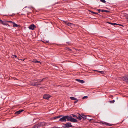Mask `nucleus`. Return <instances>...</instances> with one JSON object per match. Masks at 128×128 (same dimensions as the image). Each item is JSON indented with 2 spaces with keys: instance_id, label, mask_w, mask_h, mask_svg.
Wrapping results in <instances>:
<instances>
[{
  "instance_id": "7c9ffc66",
  "label": "nucleus",
  "mask_w": 128,
  "mask_h": 128,
  "mask_svg": "<svg viewBox=\"0 0 128 128\" xmlns=\"http://www.w3.org/2000/svg\"><path fill=\"white\" fill-rule=\"evenodd\" d=\"M42 42L44 43L45 44H46V43H48V41H42Z\"/></svg>"
},
{
  "instance_id": "9d476101",
  "label": "nucleus",
  "mask_w": 128,
  "mask_h": 128,
  "mask_svg": "<svg viewBox=\"0 0 128 128\" xmlns=\"http://www.w3.org/2000/svg\"><path fill=\"white\" fill-rule=\"evenodd\" d=\"M76 80L82 84L84 83L85 82L84 81V80H80L78 79H76Z\"/></svg>"
},
{
  "instance_id": "b1692460",
  "label": "nucleus",
  "mask_w": 128,
  "mask_h": 128,
  "mask_svg": "<svg viewBox=\"0 0 128 128\" xmlns=\"http://www.w3.org/2000/svg\"><path fill=\"white\" fill-rule=\"evenodd\" d=\"M6 22H7L6 21V20L5 21H4V22L2 21V22L1 24H3L4 25V24H6Z\"/></svg>"
},
{
  "instance_id": "f8f14e48",
  "label": "nucleus",
  "mask_w": 128,
  "mask_h": 128,
  "mask_svg": "<svg viewBox=\"0 0 128 128\" xmlns=\"http://www.w3.org/2000/svg\"><path fill=\"white\" fill-rule=\"evenodd\" d=\"M44 122H40L38 124L39 127L40 126H43L44 124Z\"/></svg>"
},
{
  "instance_id": "8fccbe9b",
  "label": "nucleus",
  "mask_w": 128,
  "mask_h": 128,
  "mask_svg": "<svg viewBox=\"0 0 128 128\" xmlns=\"http://www.w3.org/2000/svg\"><path fill=\"white\" fill-rule=\"evenodd\" d=\"M10 16H12V15H10Z\"/></svg>"
},
{
  "instance_id": "6e6552de",
  "label": "nucleus",
  "mask_w": 128,
  "mask_h": 128,
  "mask_svg": "<svg viewBox=\"0 0 128 128\" xmlns=\"http://www.w3.org/2000/svg\"><path fill=\"white\" fill-rule=\"evenodd\" d=\"M100 123H102L104 124H105L106 126H112V124H109L105 122H100Z\"/></svg>"
},
{
  "instance_id": "aec40b11",
  "label": "nucleus",
  "mask_w": 128,
  "mask_h": 128,
  "mask_svg": "<svg viewBox=\"0 0 128 128\" xmlns=\"http://www.w3.org/2000/svg\"><path fill=\"white\" fill-rule=\"evenodd\" d=\"M65 49L67 50L68 51H72V50L70 49L68 47H66L65 48Z\"/></svg>"
},
{
  "instance_id": "c03bdc74",
  "label": "nucleus",
  "mask_w": 128,
  "mask_h": 128,
  "mask_svg": "<svg viewBox=\"0 0 128 128\" xmlns=\"http://www.w3.org/2000/svg\"><path fill=\"white\" fill-rule=\"evenodd\" d=\"M2 22V20L0 19V23L1 24V22Z\"/></svg>"
},
{
  "instance_id": "0eeeda50",
  "label": "nucleus",
  "mask_w": 128,
  "mask_h": 128,
  "mask_svg": "<svg viewBox=\"0 0 128 128\" xmlns=\"http://www.w3.org/2000/svg\"><path fill=\"white\" fill-rule=\"evenodd\" d=\"M28 28L30 29L33 30L34 29V28H36V26L32 24L30 25Z\"/></svg>"
},
{
  "instance_id": "a18cd8bd",
  "label": "nucleus",
  "mask_w": 128,
  "mask_h": 128,
  "mask_svg": "<svg viewBox=\"0 0 128 128\" xmlns=\"http://www.w3.org/2000/svg\"><path fill=\"white\" fill-rule=\"evenodd\" d=\"M59 3V2H57L56 3H55L54 4V5H55V4H58Z\"/></svg>"
},
{
  "instance_id": "393cba45",
  "label": "nucleus",
  "mask_w": 128,
  "mask_h": 128,
  "mask_svg": "<svg viewBox=\"0 0 128 128\" xmlns=\"http://www.w3.org/2000/svg\"><path fill=\"white\" fill-rule=\"evenodd\" d=\"M82 116H85V117H88V116H89V115H84V114H82Z\"/></svg>"
},
{
  "instance_id": "c9c22d12",
  "label": "nucleus",
  "mask_w": 128,
  "mask_h": 128,
  "mask_svg": "<svg viewBox=\"0 0 128 128\" xmlns=\"http://www.w3.org/2000/svg\"><path fill=\"white\" fill-rule=\"evenodd\" d=\"M78 101V100H75L74 102V103H76Z\"/></svg>"
},
{
  "instance_id": "bb28decb",
  "label": "nucleus",
  "mask_w": 128,
  "mask_h": 128,
  "mask_svg": "<svg viewBox=\"0 0 128 128\" xmlns=\"http://www.w3.org/2000/svg\"><path fill=\"white\" fill-rule=\"evenodd\" d=\"M43 81V80H42L40 79H38V82H40Z\"/></svg>"
},
{
  "instance_id": "4be33fe9",
  "label": "nucleus",
  "mask_w": 128,
  "mask_h": 128,
  "mask_svg": "<svg viewBox=\"0 0 128 128\" xmlns=\"http://www.w3.org/2000/svg\"><path fill=\"white\" fill-rule=\"evenodd\" d=\"M37 61L36 59H33L32 60V61L34 62L35 63H36V61Z\"/></svg>"
},
{
  "instance_id": "c756f323",
  "label": "nucleus",
  "mask_w": 128,
  "mask_h": 128,
  "mask_svg": "<svg viewBox=\"0 0 128 128\" xmlns=\"http://www.w3.org/2000/svg\"><path fill=\"white\" fill-rule=\"evenodd\" d=\"M100 1L102 2L105 3L106 2V1L105 0H100Z\"/></svg>"
},
{
  "instance_id": "ddd939ff",
  "label": "nucleus",
  "mask_w": 128,
  "mask_h": 128,
  "mask_svg": "<svg viewBox=\"0 0 128 128\" xmlns=\"http://www.w3.org/2000/svg\"><path fill=\"white\" fill-rule=\"evenodd\" d=\"M78 114V116L76 117V118L78 119L79 120H81L82 119V116L80 114Z\"/></svg>"
},
{
  "instance_id": "e433bc0d",
  "label": "nucleus",
  "mask_w": 128,
  "mask_h": 128,
  "mask_svg": "<svg viewBox=\"0 0 128 128\" xmlns=\"http://www.w3.org/2000/svg\"><path fill=\"white\" fill-rule=\"evenodd\" d=\"M99 16H100L102 17H103V16H102V15H101V14H98Z\"/></svg>"
},
{
  "instance_id": "dca6fc26",
  "label": "nucleus",
  "mask_w": 128,
  "mask_h": 128,
  "mask_svg": "<svg viewBox=\"0 0 128 128\" xmlns=\"http://www.w3.org/2000/svg\"><path fill=\"white\" fill-rule=\"evenodd\" d=\"M107 23H108L109 24H111V25H118V24H116V23H112V22H107Z\"/></svg>"
},
{
  "instance_id": "412c9836",
  "label": "nucleus",
  "mask_w": 128,
  "mask_h": 128,
  "mask_svg": "<svg viewBox=\"0 0 128 128\" xmlns=\"http://www.w3.org/2000/svg\"><path fill=\"white\" fill-rule=\"evenodd\" d=\"M89 11L90 12H91L93 14H98L97 12H94L92 11H91L90 10H89Z\"/></svg>"
},
{
  "instance_id": "f3484780",
  "label": "nucleus",
  "mask_w": 128,
  "mask_h": 128,
  "mask_svg": "<svg viewBox=\"0 0 128 128\" xmlns=\"http://www.w3.org/2000/svg\"><path fill=\"white\" fill-rule=\"evenodd\" d=\"M101 12H110V11L109 10H101Z\"/></svg>"
},
{
  "instance_id": "49530a36",
  "label": "nucleus",
  "mask_w": 128,
  "mask_h": 128,
  "mask_svg": "<svg viewBox=\"0 0 128 128\" xmlns=\"http://www.w3.org/2000/svg\"><path fill=\"white\" fill-rule=\"evenodd\" d=\"M66 43H67L68 44H70V43L68 42H66Z\"/></svg>"
},
{
  "instance_id": "37998d69",
  "label": "nucleus",
  "mask_w": 128,
  "mask_h": 128,
  "mask_svg": "<svg viewBox=\"0 0 128 128\" xmlns=\"http://www.w3.org/2000/svg\"><path fill=\"white\" fill-rule=\"evenodd\" d=\"M127 21L128 22V16L126 18Z\"/></svg>"
},
{
  "instance_id": "cd10ccee",
  "label": "nucleus",
  "mask_w": 128,
  "mask_h": 128,
  "mask_svg": "<svg viewBox=\"0 0 128 128\" xmlns=\"http://www.w3.org/2000/svg\"><path fill=\"white\" fill-rule=\"evenodd\" d=\"M114 102H115V101L114 100H110L109 101V102H110V103H111L112 102V103H114Z\"/></svg>"
},
{
  "instance_id": "c85d7f7f",
  "label": "nucleus",
  "mask_w": 128,
  "mask_h": 128,
  "mask_svg": "<svg viewBox=\"0 0 128 128\" xmlns=\"http://www.w3.org/2000/svg\"><path fill=\"white\" fill-rule=\"evenodd\" d=\"M6 21L7 22H10L11 23H12L13 24V23L14 22H13L12 21H8V20H6Z\"/></svg>"
},
{
  "instance_id": "5701e85b",
  "label": "nucleus",
  "mask_w": 128,
  "mask_h": 128,
  "mask_svg": "<svg viewBox=\"0 0 128 128\" xmlns=\"http://www.w3.org/2000/svg\"><path fill=\"white\" fill-rule=\"evenodd\" d=\"M72 117L74 118H76V117H77V116L76 115L74 114H72Z\"/></svg>"
},
{
  "instance_id": "423d86ee",
  "label": "nucleus",
  "mask_w": 128,
  "mask_h": 128,
  "mask_svg": "<svg viewBox=\"0 0 128 128\" xmlns=\"http://www.w3.org/2000/svg\"><path fill=\"white\" fill-rule=\"evenodd\" d=\"M50 96L48 94H44L43 96V98L48 100L50 98Z\"/></svg>"
},
{
  "instance_id": "2eb2a0df",
  "label": "nucleus",
  "mask_w": 128,
  "mask_h": 128,
  "mask_svg": "<svg viewBox=\"0 0 128 128\" xmlns=\"http://www.w3.org/2000/svg\"><path fill=\"white\" fill-rule=\"evenodd\" d=\"M62 116H56L54 117L53 118H52V119H56V118H60V117H62Z\"/></svg>"
},
{
  "instance_id": "72a5a7b5",
  "label": "nucleus",
  "mask_w": 128,
  "mask_h": 128,
  "mask_svg": "<svg viewBox=\"0 0 128 128\" xmlns=\"http://www.w3.org/2000/svg\"><path fill=\"white\" fill-rule=\"evenodd\" d=\"M36 63H40V64H41V62H40V61H36Z\"/></svg>"
},
{
  "instance_id": "2f4dec72",
  "label": "nucleus",
  "mask_w": 128,
  "mask_h": 128,
  "mask_svg": "<svg viewBox=\"0 0 128 128\" xmlns=\"http://www.w3.org/2000/svg\"><path fill=\"white\" fill-rule=\"evenodd\" d=\"M88 98V96H84L83 97V98H82L83 99H85V98Z\"/></svg>"
},
{
  "instance_id": "a878e982",
  "label": "nucleus",
  "mask_w": 128,
  "mask_h": 128,
  "mask_svg": "<svg viewBox=\"0 0 128 128\" xmlns=\"http://www.w3.org/2000/svg\"><path fill=\"white\" fill-rule=\"evenodd\" d=\"M66 24L68 26H70L72 24V23L70 22L67 23Z\"/></svg>"
},
{
  "instance_id": "79ce46f5",
  "label": "nucleus",
  "mask_w": 128,
  "mask_h": 128,
  "mask_svg": "<svg viewBox=\"0 0 128 128\" xmlns=\"http://www.w3.org/2000/svg\"><path fill=\"white\" fill-rule=\"evenodd\" d=\"M63 21V22H64L65 23V24H66V23H67V22H66V21H64H64Z\"/></svg>"
},
{
  "instance_id": "58836bf2",
  "label": "nucleus",
  "mask_w": 128,
  "mask_h": 128,
  "mask_svg": "<svg viewBox=\"0 0 128 128\" xmlns=\"http://www.w3.org/2000/svg\"><path fill=\"white\" fill-rule=\"evenodd\" d=\"M38 79H34V80H34V81H37L38 82Z\"/></svg>"
},
{
  "instance_id": "f03ea898",
  "label": "nucleus",
  "mask_w": 128,
  "mask_h": 128,
  "mask_svg": "<svg viewBox=\"0 0 128 128\" xmlns=\"http://www.w3.org/2000/svg\"><path fill=\"white\" fill-rule=\"evenodd\" d=\"M68 122H78V120L76 119L72 118V116H68Z\"/></svg>"
},
{
  "instance_id": "6ab92c4d",
  "label": "nucleus",
  "mask_w": 128,
  "mask_h": 128,
  "mask_svg": "<svg viewBox=\"0 0 128 128\" xmlns=\"http://www.w3.org/2000/svg\"><path fill=\"white\" fill-rule=\"evenodd\" d=\"M95 71L99 72L100 73L102 74H104V72L103 71H100L97 70H95Z\"/></svg>"
},
{
  "instance_id": "de8ad7c7",
  "label": "nucleus",
  "mask_w": 128,
  "mask_h": 128,
  "mask_svg": "<svg viewBox=\"0 0 128 128\" xmlns=\"http://www.w3.org/2000/svg\"><path fill=\"white\" fill-rule=\"evenodd\" d=\"M55 127V128H56V127Z\"/></svg>"
},
{
  "instance_id": "ea45409f",
  "label": "nucleus",
  "mask_w": 128,
  "mask_h": 128,
  "mask_svg": "<svg viewBox=\"0 0 128 128\" xmlns=\"http://www.w3.org/2000/svg\"><path fill=\"white\" fill-rule=\"evenodd\" d=\"M13 56H14V57L16 58L17 57V56L16 55H13Z\"/></svg>"
},
{
  "instance_id": "7ed1b4c3",
  "label": "nucleus",
  "mask_w": 128,
  "mask_h": 128,
  "mask_svg": "<svg viewBox=\"0 0 128 128\" xmlns=\"http://www.w3.org/2000/svg\"><path fill=\"white\" fill-rule=\"evenodd\" d=\"M72 126L70 122H68L64 124V126H62V127L64 128H69L72 127Z\"/></svg>"
},
{
  "instance_id": "f257e3e1",
  "label": "nucleus",
  "mask_w": 128,
  "mask_h": 128,
  "mask_svg": "<svg viewBox=\"0 0 128 128\" xmlns=\"http://www.w3.org/2000/svg\"><path fill=\"white\" fill-rule=\"evenodd\" d=\"M59 116H62V118L60 119L59 121L61 122H66V120L67 121H68V116H64L63 115H59Z\"/></svg>"
},
{
  "instance_id": "39448f33",
  "label": "nucleus",
  "mask_w": 128,
  "mask_h": 128,
  "mask_svg": "<svg viewBox=\"0 0 128 128\" xmlns=\"http://www.w3.org/2000/svg\"><path fill=\"white\" fill-rule=\"evenodd\" d=\"M122 80L128 84V76H125L122 78Z\"/></svg>"
},
{
  "instance_id": "4c0bfd02",
  "label": "nucleus",
  "mask_w": 128,
  "mask_h": 128,
  "mask_svg": "<svg viewBox=\"0 0 128 128\" xmlns=\"http://www.w3.org/2000/svg\"><path fill=\"white\" fill-rule=\"evenodd\" d=\"M46 79V78H43L42 79V80H43V81H44Z\"/></svg>"
},
{
  "instance_id": "9b49d317",
  "label": "nucleus",
  "mask_w": 128,
  "mask_h": 128,
  "mask_svg": "<svg viewBox=\"0 0 128 128\" xmlns=\"http://www.w3.org/2000/svg\"><path fill=\"white\" fill-rule=\"evenodd\" d=\"M82 118L84 120H86V119L88 120L89 122H90V121L92 120H93V119H90L89 118H88L87 117H85V116L84 117V116H82Z\"/></svg>"
},
{
  "instance_id": "4468645a",
  "label": "nucleus",
  "mask_w": 128,
  "mask_h": 128,
  "mask_svg": "<svg viewBox=\"0 0 128 128\" xmlns=\"http://www.w3.org/2000/svg\"><path fill=\"white\" fill-rule=\"evenodd\" d=\"M13 27H18L19 26V27L20 26L19 25H18L17 24L15 23L14 22H13Z\"/></svg>"
},
{
  "instance_id": "a19ab883",
  "label": "nucleus",
  "mask_w": 128,
  "mask_h": 128,
  "mask_svg": "<svg viewBox=\"0 0 128 128\" xmlns=\"http://www.w3.org/2000/svg\"><path fill=\"white\" fill-rule=\"evenodd\" d=\"M119 25L120 26H123V25L122 24H118V25Z\"/></svg>"
},
{
  "instance_id": "09e8293b",
  "label": "nucleus",
  "mask_w": 128,
  "mask_h": 128,
  "mask_svg": "<svg viewBox=\"0 0 128 128\" xmlns=\"http://www.w3.org/2000/svg\"><path fill=\"white\" fill-rule=\"evenodd\" d=\"M89 117V116H88V117H87L88 118H88V117Z\"/></svg>"
},
{
  "instance_id": "473e14b6",
  "label": "nucleus",
  "mask_w": 128,
  "mask_h": 128,
  "mask_svg": "<svg viewBox=\"0 0 128 128\" xmlns=\"http://www.w3.org/2000/svg\"><path fill=\"white\" fill-rule=\"evenodd\" d=\"M101 10H102L100 9H97V10L98 12L99 13H100V11H101Z\"/></svg>"
},
{
  "instance_id": "20e7f679",
  "label": "nucleus",
  "mask_w": 128,
  "mask_h": 128,
  "mask_svg": "<svg viewBox=\"0 0 128 128\" xmlns=\"http://www.w3.org/2000/svg\"><path fill=\"white\" fill-rule=\"evenodd\" d=\"M40 84H38L37 82H34V80L30 82V86H38Z\"/></svg>"
},
{
  "instance_id": "f704fd0d",
  "label": "nucleus",
  "mask_w": 128,
  "mask_h": 128,
  "mask_svg": "<svg viewBox=\"0 0 128 128\" xmlns=\"http://www.w3.org/2000/svg\"><path fill=\"white\" fill-rule=\"evenodd\" d=\"M4 24V25H6L7 26H10V25H9V24H8L6 23V24Z\"/></svg>"
},
{
  "instance_id": "1a4fd4ad",
  "label": "nucleus",
  "mask_w": 128,
  "mask_h": 128,
  "mask_svg": "<svg viewBox=\"0 0 128 128\" xmlns=\"http://www.w3.org/2000/svg\"><path fill=\"white\" fill-rule=\"evenodd\" d=\"M24 111L23 110H20L18 111H16L14 113L18 115L20 114L21 112Z\"/></svg>"
},
{
  "instance_id": "a211bd4d",
  "label": "nucleus",
  "mask_w": 128,
  "mask_h": 128,
  "mask_svg": "<svg viewBox=\"0 0 128 128\" xmlns=\"http://www.w3.org/2000/svg\"><path fill=\"white\" fill-rule=\"evenodd\" d=\"M70 98L72 100H77V98H74V97H70Z\"/></svg>"
}]
</instances>
